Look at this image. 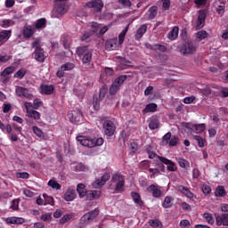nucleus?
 I'll return each mask as SVG.
<instances>
[{"label":"nucleus","mask_w":228,"mask_h":228,"mask_svg":"<svg viewBox=\"0 0 228 228\" xmlns=\"http://www.w3.org/2000/svg\"><path fill=\"white\" fill-rule=\"evenodd\" d=\"M0 129L3 133H6L8 134L9 140L11 142H19V134L22 133V126H20L19 125L12 123V125L6 124L4 125L0 120Z\"/></svg>","instance_id":"1"},{"label":"nucleus","mask_w":228,"mask_h":228,"mask_svg":"<svg viewBox=\"0 0 228 228\" xmlns=\"http://www.w3.org/2000/svg\"><path fill=\"white\" fill-rule=\"evenodd\" d=\"M77 141L83 145V147H88L93 149V147H101L104 143V139L102 138H90L83 135L77 136Z\"/></svg>","instance_id":"2"},{"label":"nucleus","mask_w":228,"mask_h":228,"mask_svg":"<svg viewBox=\"0 0 228 228\" xmlns=\"http://www.w3.org/2000/svg\"><path fill=\"white\" fill-rule=\"evenodd\" d=\"M197 47H199L197 41L195 40L187 41L181 45L180 53L183 56H188L189 54H195V53H197Z\"/></svg>","instance_id":"3"},{"label":"nucleus","mask_w":228,"mask_h":228,"mask_svg":"<svg viewBox=\"0 0 228 228\" xmlns=\"http://www.w3.org/2000/svg\"><path fill=\"white\" fill-rule=\"evenodd\" d=\"M127 81V75H120L115 78L112 85L110 87V95H115L124 83Z\"/></svg>","instance_id":"4"},{"label":"nucleus","mask_w":228,"mask_h":228,"mask_svg":"<svg viewBox=\"0 0 228 228\" xmlns=\"http://www.w3.org/2000/svg\"><path fill=\"white\" fill-rule=\"evenodd\" d=\"M111 183L112 184H116V191H122V189L126 186V177L120 173H115L111 176Z\"/></svg>","instance_id":"5"},{"label":"nucleus","mask_w":228,"mask_h":228,"mask_svg":"<svg viewBox=\"0 0 228 228\" xmlns=\"http://www.w3.org/2000/svg\"><path fill=\"white\" fill-rule=\"evenodd\" d=\"M31 45L32 48L35 49V60L40 63H44V61H45V55L44 54V48L40 45V42L36 40L31 44Z\"/></svg>","instance_id":"6"},{"label":"nucleus","mask_w":228,"mask_h":228,"mask_svg":"<svg viewBox=\"0 0 228 228\" xmlns=\"http://www.w3.org/2000/svg\"><path fill=\"white\" fill-rule=\"evenodd\" d=\"M68 118L71 124H79L83 120V112L79 109H76L68 113Z\"/></svg>","instance_id":"7"},{"label":"nucleus","mask_w":228,"mask_h":228,"mask_svg":"<svg viewBox=\"0 0 228 228\" xmlns=\"http://www.w3.org/2000/svg\"><path fill=\"white\" fill-rule=\"evenodd\" d=\"M102 126L106 136H113L115 134V131H117V126L111 120H105Z\"/></svg>","instance_id":"8"},{"label":"nucleus","mask_w":228,"mask_h":228,"mask_svg":"<svg viewBox=\"0 0 228 228\" xmlns=\"http://www.w3.org/2000/svg\"><path fill=\"white\" fill-rule=\"evenodd\" d=\"M86 6L94 10L95 13H99L100 12H102L104 3H102V0H92L86 3Z\"/></svg>","instance_id":"9"},{"label":"nucleus","mask_w":228,"mask_h":228,"mask_svg":"<svg viewBox=\"0 0 228 228\" xmlns=\"http://www.w3.org/2000/svg\"><path fill=\"white\" fill-rule=\"evenodd\" d=\"M146 191L148 193H151L152 197L155 199H159L163 197V191H161V186L158 184H151L147 187Z\"/></svg>","instance_id":"10"},{"label":"nucleus","mask_w":228,"mask_h":228,"mask_svg":"<svg viewBox=\"0 0 228 228\" xmlns=\"http://www.w3.org/2000/svg\"><path fill=\"white\" fill-rule=\"evenodd\" d=\"M159 161L164 163V165H167V172H177V165L175 163L165 157L158 156Z\"/></svg>","instance_id":"11"},{"label":"nucleus","mask_w":228,"mask_h":228,"mask_svg":"<svg viewBox=\"0 0 228 228\" xmlns=\"http://www.w3.org/2000/svg\"><path fill=\"white\" fill-rule=\"evenodd\" d=\"M16 94L18 95V97H24L25 99L28 100L33 99V94L29 93V90L22 86H18L16 88Z\"/></svg>","instance_id":"12"},{"label":"nucleus","mask_w":228,"mask_h":228,"mask_svg":"<svg viewBox=\"0 0 228 228\" xmlns=\"http://www.w3.org/2000/svg\"><path fill=\"white\" fill-rule=\"evenodd\" d=\"M111 178V175H110V173H105L101 179H97L94 183V188H101V186H104V184H106V183H108V181H110V179Z\"/></svg>","instance_id":"13"},{"label":"nucleus","mask_w":228,"mask_h":228,"mask_svg":"<svg viewBox=\"0 0 228 228\" xmlns=\"http://www.w3.org/2000/svg\"><path fill=\"white\" fill-rule=\"evenodd\" d=\"M63 199L66 202H72L76 200V190L72 187H69L64 193Z\"/></svg>","instance_id":"14"},{"label":"nucleus","mask_w":228,"mask_h":228,"mask_svg":"<svg viewBox=\"0 0 228 228\" xmlns=\"http://www.w3.org/2000/svg\"><path fill=\"white\" fill-rule=\"evenodd\" d=\"M206 17H207L206 11L200 10L198 21H197L198 29H202V28H204V25L206 24Z\"/></svg>","instance_id":"15"},{"label":"nucleus","mask_w":228,"mask_h":228,"mask_svg":"<svg viewBox=\"0 0 228 228\" xmlns=\"http://www.w3.org/2000/svg\"><path fill=\"white\" fill-rule=\"evenodd\" d=\"M146 33H147V25L146 24L141 25L136 30V33L134 35V40H136L137 42H140L143 35Z\"/></svg>","instance_id":"16"},{"label":"nucleus","mask_w":228,"mask_h":228,"mask_svg":"<svg viewBox=\"0 0 228 228\" xmlns=\"http://www.w3.org/2000/svg\"><path fill=\"white\" fill-rule=\"evenodd\" d=\"M216 225L228 226V213H223L220 216H216Z\"/></svg>","instance_id":"17"},{"label":"nucleus","mask_w":228,"mask_h":228,"mask_svg":"<svg viewBox=\"0 0 228 228\" xmlns=\"http://www.w3.org/2000/svg\"><path fill=\"white\" fill-rule=\"evenodd\" d=\"M40 90L43 95H53V94H54V86L41 85Z\"/></svg>","instance_id":"18"},{"label":"nucleus","mask_w":228,"mask_h":228,"mask_svg":"<svg viewBox=\"0 0 228 228\" xmlns=\"http://www.w3.org/2000/svg\"><path fill=\"white\" fill-rule=\"evenodd\" d=\"M118 43V39L111 38L106 41L105 47L108 51H115L117 49V44Z\"/></svg>","instance_id":"19"},{"label":"nucleus","mask_w":228,"mask_h":228,"mask_svg":"<svg viewBox=\"0 0 228 228\" xmlns=\"http://www.w3.org/2000/svg\"><path fill=\"white\" fill-rule=\"evenodd\" d=\"M156 111H158V104L149 103L142 110V115H147V113H156Z\"/></svg>","instance_id":"20"},{"label":"nucleus","mask_w":228,"mask_h":228,"mask_svg":"<svg viewBox=\"0 0 228 228\" xmlns=\"http://www.w3.org/2000/svg\"><path fill=\"white\" fill-rule=\"evenodd\" d=\"M178 191H181V193H183V195H185L187 197V199L191 200L195 197L193 192H191V191H190V189L184 185H180L178 187Z\"/></svg>","instance_id":"21"},{"label":"nucleus","mask_w":228,"mask_h":228,"mask_svg":"<svg viewBox=\"0 0 228 228\" xmlns=\"http://www.w3.org/2000/svg\"><path fill=\"white\" fill-rule=\"evenodd\" d=\"M35 35V29L31 25L24 27L23 28V37L24 38H31Z\"/></svg>","instance_id":"22"},{"label":"nucleus","mask_w":228,"mask_h":228,"mask_svg":"<svg viewBox=\"0 0 228 228\" xmlns=\"http://www.w3.org/2000/svg\"><path fill=\"white\" fill-rule=\"evenodd\" d=\"M173 205H174V197L172 196H167L164 201L162 202V208H164V209H169V208H172Z\"/></svg>","instance_id":"23"},{"label":"nucleus","mask_w":228,"mask_h":228,"mask_svg":"<svg viewBox=\"0 0 228 228\" xmlns=\"http://www.w3.org/2000/svg\"><path fill=\"white\" fill-rule=\"evenodd\" d=\"M86 187L85 184H83V183L77 184V193H78L79 199H85V197H86V193H87V191H86Z\"/></svg>","instance_id":"24"},{"label":"nucleus","mask_w":228,"mask_h":228,"mask_svg":"<svg viewBox=\"0 0 228 228\" xmlns=\"http://www.w3.org/2000/svg\"><path fill=\"white\" fill-rule=\"evenodd\" d=\"M85 197L86 200H95L99 199L100 195L97 191H87Z\"/></svg>","instance_id":"25"},{"label":"nucleus","mask_w":228,"mask_h":228,"mask_svg":"<svg viewBox=\"0 0 228 228\" xmlns=\"http://www.w3.org/2000/svg\"><path fill=\"white\" fill-rule=\"evenodd\" d=\"M47 26V20L45 18L38 19L36 21L35 28L36 29H44Z\"/></svg>","instance_id":"26"},{"label":"nucleus","mask_w":228,"mask_h":228,"mask_svg":"<svg viewBox=\"0 0 228 228\" xmlns=\"http://www.w3.org/2000/svg\"><path fill=\"white\" fill-rule=\"evenodd\" d=\"M131 197L135 204H138L142 208L143 206V200H142V196H140V193L133 191L131 193Z\"/></svg>","instance_id":"27"},{"label":"nucleus","mask_w":228,"mask_h":228,"mask_svg":"<svg viewBox=\"0 0 228 228\" xmlns=\"http://www.w3.org/2000/svg\"><path fill=\"white\" fill-rule=\"evenodd\" d=\"M55 10L57 13H61V15H63L64 13H67V5L65 4L56 3Z\"/></svg>","instance_id":"28"},{"label":"nucleus","mask_w":228,"mask_h":228,"mask_svg":"<svg viewBox=\"0 0 228 228\" xmlns=\"http://www.w3.org/2000/svg\"><path fill=\"white\" fill-rule=\"evenodd\" d=\"M177 37H179V27L175 26L168 33V38L169 40H175Z\"/></svg>","instance_id":"29"},{"label":"nucleus","mask_w":228,"mask_h":228,"mask_svg":"<svg viewBox=\"0 0 228 228\" xmlns=\"http://www.w3.org/2000/svg\"><path fill=\"white\" fill-rule=\"evenodd\" d=\"M149 127L151 129V131L158 129L159 127V119L157 118H151L149 122Z\"/></svg>","instance_id":"30"},{"label":"nucleus","mask_w":228,"mask_h":228,"mask_svg":"<svg viewBox=\"0 0 228 228\" xmlns=\"http://www.w3.org/2000/svg\"><path fill=\"white\" fill-rule=\"evenodd\" d=\"M215 195L216 197H225L227 191H225V188L223 185H219L216 188Z\"/></svg>","instance_id":"31"},{"label":"nucleus","mask_w":228,"mask_h":228,"mask_svg":"<svg viewBox=\"0 0 228 228\" xmlns=\"http://www.w3.org/2000/svg\"><path fill=\"white\" fill-rule=\"evenodd\" d=\"M12 37V30H2L0 32V42H6Z\"/></svg>","instance_id":"32"},{"label":"nucleus","mask_w":228,"mask_h":228,"mask_svg":"<svg viewBox=\"0 0 228 228\" xmlns=\"http://www.w3.org/2000/svg\"><path fill=\"white\" fill-rule=\"evenodd\" d=\"M177 163L179 167H181V168H185V170H188V168H190V162L183 158H179L177 159Z\"/></svg>","instance_id":"33"},{"label":"nucleus","mask_w":228,"mask_h":228,"mask_svg":"<svg viewBox=\"0 0 228 228\" xmlns=\"http://www.w3.org/2000/svg\"><path fill=\"white\" fill-rule=\"evenodd\" d=\"M148 223L152 228H163V224L159 219H150Z\"/></svg>","instance_id":"34"},{"label":"nucleus","mask_w":228,"mask_h":228,"mask_svg":"<svg viewBox=\"0 0 228 228\" xmlns=\"http://www.w3.org/2000/svg\"><path fill=\"white\" fill-rule=\"evenodd\" d=\"M192 129H194L195 133H197L198 134L200 133H204V131H206V124H196L192 126Z\"/></svg>","instance_id":"35"},{"label":"nucleus","mask_w":228,"mask_h":228,"mask_svg":"<svg viewBox=\"0 0 228 228\" xmlns=\"http://www.w3.org/2000/svg\"><path fill=\"white\" fill-rule=\"evenodd\" d=\"M129 30V25H127L118 35V43L120 45L124 44V40L126 39V35H127V31Z\"/></svg>","instance_id":"36"},{"label":"nucleus","mask_w":228,"mask_h":228,"mask_svg":"<svg viewBox=\"0 0 228 228\" xmlns=\"http://www.w3.org/2000/svg\"><path fill=\"white\" fill-rule=\"evenodd\" d=\"M156 15H158V7L157 6H151L149 9V20H152L153 19H156Z\"/></svg>","instance_id":"37"},{"label":"nucleus","mask_w":228,"mask_h":228,"mask_svg":"<svg viewBox=\"0 0 228 228\" xmlns=\"http://www.w3.org/2000/svg\"><path fill=\"white\" fill-rule=\"evenodd\" d=\"M15 72V68L13 66L5 68L0 74L2 77H6V76H10V74H13Z\"/></svg>","instance_id":"38"},{"label":"nucleus","mask_w":228,"mask_h":228,"mask_svg":"<svg viewBox=\"0 0 228 228\" xmlns=\"http://www.w3.org/2000/svg\"><path fill=\"white\" fill-rule=\"evenodd\" d=\"M87 218L90 222H94L97 216H99V209L95 208L94 210L86 213Z\"/></svg>","instance_id":"39"},{"label":"nucleus","mask_w":228,"mask_h":228,"mask_svg":"<svg viewBox=\"0 0 228 228\" xmlns=\"http://www.w3.org/2000/svg\"><path fill=\"white\" fill-rule=\"evenodd\" d=\"M180 142H181V139H179V136L174 135L171 137L169 142H167V143H168L169 147H177V145H179Z\"/></svg>","instance_id":"40"},{"label":"nucleus","mask_w":228,"mask_h":228,"mask_svg":"<svg viewBox=\"0 0 228 228\" xmlns=\"http://www.w3.org/2000/svg\"><path fill=\"white\" fill-rule=\"evenodd\" d=\"M27 115L29 117V118H33L34 120H40V112L35 110H30Z\"/></svg>","instance_id":"41"},{"label":"nucleus","mask_w":228,"mask_h":228,"mask_svg":"<svg viewBox=\"0 0 228 228\" xmlns=\"http://www.w3.org/2000/svg\"><path fill=\"white\" fill-rule=\"evenodd\" d=\"M74 219V215L72 214H66L60 219V224L63 225L64 224H67V222H70V220Z\"/></svg>","instance_id":"42"},{"label":"nucleus","mask_w":228,"mask_h":228,"mask_svg":"<svg viewBox=\"0 0 228 228\" xmlns=\"http://www.w3.org/2000/svg\"><path fill=\"white\" fill-rule=\"evenodd\" d=\"M90 51H88V46L85 45V46H78L77 48V56H85V54H86V53H89Z\"/></svg>","instance_id":"43"},{"label":"nucleus","mask_w":228,"mask_h":228,"mask_svg":"<svg viewBox=\"0 0 228 228\" xmlns=\"http://www.w3.org/2000/svg\"><path fill=\"white\" fill-rule=\"evenodd\" d=\"M28 74V70L24 69H20L13 76V77H16L17 79H24V77Z\"/></svg>","instance_id":"44"},{"label":"nucleus","mask_w":228,"mask_h":228,"mask_svg":"<svg viewBox=\"0 0 228 228\" xmlns=\"http://www.w3.org/2000/svg\"><path fill=\"white\" fill-rule=\"evenodd\" d=\"M172 139V133L167 132L163 137L161 141V145H167L170 142V140Z\"/></svg>","instance_id":"45"},{"label":"nucleus","mask_w":228,"mask_h":228,"mask_svg":"<svg viewBox=\"0 0 228 228\" xmlns=\"http://www.w3.org/2000/svg\"><path fill=\"white\" fill-rule=\"evenodd\" d=\"M43 197L45 199V206H46V204H49L50 206H54V198H53V196L43 194Z\"/></svg>","instance_id":"46"},{"label":"nucleus","mask_w":228,"mask_h":228,"mask_svg":"<svg viewBox=\"0 0 228 228\" xmlns=\"http://www.w3.org/2000/svg\"><path fill=\"white\" fill-rule=\"evenodd\" d=\"M48 186H50V188H53V190H61V185L56 182V180H50L48 182Z\"/></svg>","instance_id":"47"},{"label":"nucleus","mask_w":228,"mask_h":228,"mask_svg":"<svg viewBox=\"0 0 228 228\" xmlns=\"http://www.w3.org/2000/svg\"><path fill=\"white\" fill-rule=\"evenodd\" d=\"M193 140H196L199 147L202 148L206 145V139L202 138L200 135H194Z\"/></svg>","instance_id":"48"},{"label":"nucleus","mask_w":228,"mask_h":228,"mask_svg":"<svg viewBox=\"0 0 228 228\" xmlns=\"http://www.w3.org/2000/svg\"><path fill=\"white\" fill-rule=\"evenodd\" d=\"M92 61V52H87L82 58V63L87 64Z\"/></svg>","instance_id":"49"},{"label":"nucleus","mask_w":228,"mask_h":228,"mask_svg":"<svg viewBox=\"0 0 228 228\" xmlns=\"http://www.w3.org/2000/svg\"><path fill=\"white\" fill-rule=\"evenodd\" d=\"M208 34L206 30H200L197 32V38L200 42L201 40H204L205 38H208Z\"/></svg>","instance_id":"50"},{"label":"nucleus","mask_w":228,"mask_h":228,"mask_svg":"<svg viewBox=\"0 0 228 228\" xmlns=\"http://www.w3.org/2000/svg\"><path fill=\"white\" fill-rule=\"evenodd\" d=\"M216 13L222 17L225 13V3H222L216 7Z\"/></svg>","instance_id":"51"},{"label":"nucleus","mask_w":228,"mask_h":228,"mask_svg":"<svg viewBox=\"0 0 228 228\" xmlns=\"http://www.w3.org/2000/svg\"><path fill=\"white\" fill-rule=\"evenodd\" d=\"M15 175L17 179H29V173L28 172H17Z\"/></svg>","instance_id":"52"},{"label":"nucleus","mask_w":228,"mask_h":228,"mask_svg":"<svg viewBox=\"0 0 228 228\" xmlns=\"http://www.w3.org/2000/svg\"><path fill=\"white\" fill-rule=\"evenodd\" d=\"M150 167H151V162L149 160H142L140 163L141 170H149Z\"/></svg>","instance_id":"53"},{"label":"nucleus","mask_w":228,"mask_h":228,"mask_svg":"<svg viewBox=\"0 0 228 228\" xmlns=\"http://www.w3.org/2000/svg\"><path fill=\"white\" fill-rule=\"evenodd\" d=\"M15 24V21L12 20H2V28H10V26H13Z\"/></svg>","instance_id":"54"},{"label":"nucleus","mask_w":228,"mask_h":228,"mask_svg":"<svg viewBox=\"0 0 228 228\" xmlns=\"http://www.w3.org/2000/svg\"><path fill=\"white\" fill-rule=\"evenodd\" d=\"M33 132L38 136V138L44 139L45 135H44V132H42L38 126H33L32 127Z\"/></svg>","instance_id":"55"},{"label":"nucleus","mask_w":228,"mask_h":228,"mask_svg":"<svg viewBox=\"0 0 228 228\" xmlns=\"http://www.w3.org/2000/svg\"><path fill=\"white\" fill-rule=\"evenodd\" d=\"M61 68L62 69V70H64V72L69 71V70H72V69H74V64L70 63V62H68V63H65V64L61 65Z\"/></svg>","instance_id":"56"},{"label":"nucleus","mask_w":228,"mask_h":228,"mask_svg":"<svg viewBox=\"0 0 228 228\" xmlns=\"http://www.w3.org/2000/svg\"><path fill=\"white\" fill-rule=\"evenodd\" d=\"M205 220H207V222L210 224H215V220H213V216L209 213H204L203 215Z\"/></svg>","instance_id":"57"},{"label":"nucleus","mask_w":228,"mask_h":228,"mask_svg":"<svg viewBox=\"0 0 228 228\" xmlns=\"http://www.w3.org/2000/svg\"><path fill=\"white\" fill-rule=\"evenodd\" d=\"M118 3L124 6V8L131 7V0H118Z\"/></svg>","instance_id":"58"},{"label":"nucleus","mask_w":228,"mask_h":228,"mask_svg":"<svg viewBox=\"0 0 228 228\" xmlns=\"http://www.w3.org/2000/svg\"><path fill=\"white\" fill-rule=\"evenodd\" d=\"M202 191L204 195H209L211 193V187L208 184L202 185Z\"/></svg>","instance_id":"59"},{"label":"nucleus","mask_w":228,"mask_h":228,"mask_svg":"<svg viewBox=\"0 0 228 228\" xmlns=\"http://www.w3.org/2000/svg\"><path fill=\"white\" fill-rule=\"evenodd\" d=\"M155 51H160V53H165L167 51V46L163 45L156 44Z\"/></svg>","instance_id":"60"},{"label":"nucleus","mask_w":228,"mask_h":228,"mask_svg":"<svg viewBox=\"0 0 228 228\" xmlns=\"http://www.w3.org/2000/svg\"><path fill=\"white\" fill-rule=\"evenodd\" d=\"M90 220L88 219V216L86 214L80 218V224L86 225V224H90Z\"/></svg>","instance_id":"61"},{"label":"nucleus","mask_w":228,"mask_h":228,"mask_svg":"<svg viewBox=\"0 0 228 228\" xmlns=\"http://www.w3.org/2000/svg\"><path fill=\"white\" fill-rule=\"evenodd\" d=\"M40 106H42V101H40V99H35L33 102L34 110H38Z\"/></svg>","instance_id":"62"},{"label":"nucleus","mask_w":228,"mask_h":228,"mask_svg":"<svg viewBox=\"0 0 228 228\" xmlns=\"http://www.w3.org/2000/svg\"><path fill=\"white\" fill-rule=\"evenodd\" d=\"M11 209L13 211H17V209H19V200H13L12 201Z\"/></svg>","instance_id":"63"},{"label":"nucleus","mask_w":228,"mask_h":228,"mask_svg":"<svg viewBox=\"0 0 228 228\" xmlns=\"http://www.w3.org/2000/svg\"><path fill=\"white\" fill-rule=\"evenodd\" d=\"M162 7L164 10H170V0H162Z\"/></svg>","instance_id":"64"}]
</instances>
